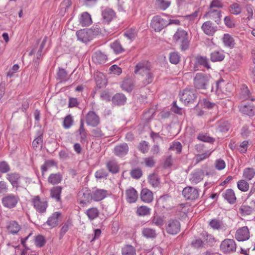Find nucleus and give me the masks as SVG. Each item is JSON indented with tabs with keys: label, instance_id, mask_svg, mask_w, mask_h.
Segmentation results:
<instances>
[{
	"label": "nucleus",
	"instance_id": "obj_38",
	"mask_svg": "<svg viewBox=\"0 0 255 255\" xmlns=\"http://www.w3.org/2000/svg\"><path fill=\"white\" fill-rule=\"evenodd\" d=\"M151 209L146 206L142 205L137 208L136 214L139 216H145L150 214Z\"/></svg>",
	"mask_w": 255,
	"mask_h": 255
},
{
	"label": "nucleus",
	"instance_id": "obj_61",
	"mask_svg": "<svg viewBox=\"0 0 255 255\" xmlns=\"http://www.w3.org/2000/svg\"><path fill=\"white\" fill-rule=\"evenodd\" d=\"M235 90L234 84L232 82L228 83L226 85V90L228 93H226L229 97H230L233 95Z\"/></svg>",
	"mask_w": 255,
	"mask_h": 255
},
{
	"label": "nucleus",
	"instance_id": "obj_52",
	"mask_svg": "<svg viewBox=\"0 0 255 255\" xmlns=\"http://www.w3.org/2000/svg\"><path fill=\"white\" fill-rule=\"evenodd\" d=\"M240 211L241 214L249 215L252 213L253 209L248 205H242L240 208Z\"/></svg>",
	"mask_w": 255,
	"mask_h": 255
},
{
	"label": "nucleus",
	"instance_id": "obj_59",
	"mask_svg": "<svg viewBox=\"0 0 255 255\" xmlns=\"http://www.w3.org/2000/svg\"><path fill=\"white\" fill-rule=\"evenodd\" d=\"M197 138L199 140L204 142H213L214 141L212 137L208 136L207 134L204 133H200L198 135Z\"/></svg>",
	"mask_w": 255,
	"mask_h": 255
},
{
	"label": "nucleus",
	"instance_id": "obj_13",
	"mask_svg": "<svg viewBox=\"0 0 255 255\" xmlns=\"http://www.w3.org/2000/svg\"><path fill=\"white\" fill-rule=\"evenodd\" d=\"M250 234L247 226L238 229L235 234V238L238 241H245L249 239Z\"/></svg>",
	"mask_w": 255,
	"mask_h": 255
},
{
	"label": "nucleus",
	"instance_id": "obj_35",
	"mask_svg": "<svg viewBox=\"0 0 255 255\" xmlns=\"http://www.w3.org/2000/svg\"><path fill=\"white\" fill-rule=\"evenodd\" d=\"M224 198L231 204L235 203L237 200L235 193L231 189H228L226 191L224 194Z\"/></svg>",
	"mask_w": 255,
	"mask_h": 255
},
{
	"label": "nucleus",
	"instance_id": "obj_37",
	"mask_svg": "<svg viewBox=\"0 0 255 255\" xmlns=\"http://www.w3.org/2000/svg\"><path fill=\"white\" fill-rule=\"evenodd\" d=\"M85 213L89 219L92 221L98 217L99 211L97 208L92 207L88 209Z\"/></svg>",
	"mask_w": 255,
	"mask_h": 255
},
{
	"label": "nucleus",
	"instance_id": "obj_32",
	"mask_svg": "<svg viewBox=\"0 0 255 255\" xmlns=\"http://www.w3.org/2000/svg\"><path fill=\"white\" fill-rule=\"evenodd\" d=\"M79 22L83 26H86L92 23L91 15L87 12H83L79 17Z\"/></svg>",
	"mask_w": 255,
	"mask_h": 255
},
{
	"label": "nucleus",
	"instance_id": "obj_21",
	"mask_svg": "<svg viewBox=\"0 0 255 255\" xmlns=\"http://www.w3.org/2000/svg\"><path fill=\"white\" fill-rule=\"evenodd\" d=\"M20 177L19 174L16 172L9 173L6 174V179L9 181L13 187L15 188L16 189L19 187L18 181Z\"/></svg>",
	"mask_w": 255,
	"mask_h": 255
},
{
	"label": "nucleus",
	"instance_id": "obj_14",
	"mask_svg": "<svg viewBox=\"0 0 255 255\" xmlns=\"http://www.w3.org/2000/svg\"><path fill=\"white\" fill-rule=\"evenodd\" d=\"M167 233L171 235H175L180 230V224L177 220H170L166 226Z\"/></svg>",
	"mask_w": 255,
	"mask_h": 255
},
{
	"label": "nucleus",
	"instance_id": "obj_64",
	"mask_svg": "<svg viewBox=\"0 0 255 255\" xmlns=\"http://www.w3.org/2000/svg\"><path fill=\"white\" fill-rule=\"evenodd\" d=\"M211 153V152L207 151L205 153L197 155L196 156V160L197 162H199L209 157Z\"/></svg>",
	"mask_w": 255,
	"mask_h": 255
},
{
	"label": "nucleus",
	"instance_id": "obj_58",
	"mask_svg": "<svg viewBox=\"0 0 255 255\" xmlns=\"http://www.w3.org/2000/svg\"><path fill=\"white\" fill-rule=\"evenodd\" d=\"M107 166L109 171L112 173H117L119 171V167L117 163L110 161L107 163Z\"/></svg>",
	"mask_w": 255,
	"mask_h": 255
},
{
	"label": "nucleus",
	"instance_id": "obj_24",
	"mask_svg": "<svg viewBox=\"0 0 255 255\" xmlns=\"http://www.w3.org/2000/svg\"><path fill=\"white\" fill-rule=\"evenodd\" d=\"M240 111L243 114L249 117L255 115V109L251 105H242L239 107Z\"/></svg>",
	"mask_w": 255,
	"mask_h": 255
},
{
	"label": "nucleus",
	"instance_id": "obj_2",
	"mask_svg": "<svg viewBox=\"0 0 255 255\" xmlns=\"http://www.w3.org/2000/svg\"><path fill=\"white\" fill-rule=\"evenodd\" d=\"M30 203L35 211L39 214L46 213L48 207V201L47 198L39 195L31 197Z\"/></svg>",
	"mask_w": 255,
	"mask_h": 255
},
{
	"label": "nucleus",
	"instance_id": "obj_11",
	"mask_svg": "<svg viewBox=\"0 0 255 255\" xmlns=\"http://www.w3.org/2000/svg\"><path fill=\"white\" fill-rule=\"evenodd\" d=\"M182 195L187 200H195L199 197L197 189L190 186L186 187L183 189Z\"/></svg>",
	"mask_w": 255,
	"mask_h": 255
},
{
	"label": "nucleus",
	"instance_id": "obj_54",
	"mask_svg": "<svg viewBox=\"0 0 255 255\" xmlns=\"http://www.w3.org/2000/svg\"><path fill=\"white\" fill-rule=\"evenodd\" d=\"M182 145L179 141H175L173 142L172 144L170 146L169 149L176 151L177 153H180L182 151Z\"/></svg>",
	"mask_w": 255,
	"mask_h": 255
},
{
	"label": "nucleus",
	"instance_id": "obj_36",
	"mask_svg": "<svg viewBox=\"0 0 255 255\" xmlns=\"http://www.w3.org/2000/svg\"><path fill=\"white\" fill-rule=\"evenodd\" d=\"M255 175V169L253 168L248 167L244 169L243 177L245 179L251 180Z\"/></svg>",
	"mask_w": 255,
	"mask_h": 255
},
{
	"label": "nucleus",
	"instance_id": "obj_48",
	"mask_svg": "<svg viewBox=\"0 0 255 255\" xmlns=\"http://www.w3.org/2000/svg\"><path fill=\"white\" fill-rule=\"evenodd\" d=\"M73 124V120L71 115L67 116L64 119L63 127L65 129L69 128Z\"/></svg>",
	"mask_w": 255,
	"mask_h": 255
},
{
	"label": "nucleus",
	"instance_id": "obj_18",
	"mask_svg": "<svg viewBox=\"0 0 255 255\" xmlns=\"http://www.w3.org/2000/svg\"><path fill=\"white\" fill-rule=\"evenodd\" d=\"M121 87L123 90L130 93L135 87V83L134 81L130 78L124 79L121 84Z\"/></svg>",
	"mask_w": 255,
	"mask_h": 255
},
{
	"label": "nucleus",
	"instance_id": "obj_6",
	"mask_svg": "<svg viewBox=\"0 0 255 255\" xmlns=\"http://www.w3.org/2000/svg\"><path fill=\"white\" fill-rule=\"evenodd\" d=\"M92 200V192L87 188H83L78 193V201L83 207L89 203Z\"/></svg>",
	"mask_w": 255,
	"mask_h": 255
},
{
	"label": "nucleus",
	"instance_id": "obj_62",
	"mask_svg": "<svg viewBox=\"0 0 255 255\" xmlns=\"http://www.w3.org/2000/svg\"><path fill=\"white\" fill-rule=\"evenodd\" d=\"M211 60L213 62L220 61L223 60V57L219 52L215 51L211 54Z\"/></svg>",
	"mask_w": 255,
	"mask_h": 255
},
{
	"label": "nucleus",
	"instance_id": "obj_33",
	"mask_svg": "<svg viewBox=\"0 0 255 255\" xmlns=\"http://www.w3.org/2000/svg\"><path fill=\"white\" fill-rule=\"evenodd\" d=\"M62 176L59 173H52L48 177V182L49 184L55 185L60 183L62 180Z\"/></svg>",
	"mask_w": 255,
	"mask_h": 255
},
{
	"label": "nucleus",
	"instance_id": "obj_39",
	"mask_svg": "<svg viewBox=\"0 0 255 255\" xmlns=\"http://www.w3.org/2000/svg\"><path fill=\"white\" fill-rule=\"evenodd\" d=\"M111 47L116 54L121 53L125 51L124 48L118 40H116L111 43Z\"/></svg>",
	"mask_w": 255,
	"mask_h": 255
},
{
	"label": "nucleus",
	"instance_id": "obj_4",
	"mask_svg": "<svg viewBox=\"0 0 255 255\" xmlns=\"http://www.w3.org/2000/svg\"><path fill=\"white\" fill-rule=\"evenodd\" d=\"M168 25L167 20L163 18L161 15L154 16L150 23V27L155 32H160Z\"/></svg>",
	"mask_w": 255,
	"mask_h": 255
},
{
	"label": "nucleus",
	"instance_id": "obj_56",
	"mask_svg": "<svg viewBox=\"0 0 255 255\" xmlns=\"http://www.w3.org/2000/svg\"><path fill=\"white\" fill-rule=\"evenodd\" d=\"M10 170V166L7 162L5 161L0 162V172L5 173Z\"/></svg>",
	"mask_w": 255,
	"mask_h": 255
},
{
	"label": "nucleus",
	"instance_id": "obj_44",
	"mask_svg": "<svg viewBox=\"0 0 255 255\" xmlns=\"http://www.w3.org/2000/svg\"><path fill=\"white\" fill-rule=\"evenodd\" d=\"M169 61L173 64H177L180 61V56L177 52H172L169 55Z\"/></svg>",
	"mask_w": 255,
	"mask_h": 255
},
{
	"label": "nucleus",
	"instance_id": "obj_25",
	"mask_svg": "<svg viewBox=\"0 0 255 255\" xmlns=\"http://www.w3.org/2000/svg\"><path fill=\"white\" fill-rule=\"evenodd\" d=\"M236 250V244L234 240H224V253H234Z\"/></svg>",
	"mask_w": 255,
	"mask_h": 255
},
{
	"label": "nucleus",
	"instance_id": "obj_27",
	"mask_svg": "<svg viewBox=\"0 0 255 255\" xmlns=\"http://www.w3.org/2000/svg\"><path fill=\"white\" fill-rule=\"evenodd\" d=\"M140 198L143 202L150 203L153 199L152 192L147 188H144L141 191Z\"/></svg>",
	"mask_w": 255,
	"mask_h": 255
},
{
	"label": "nucleus",
	"instance_id": "obj_46",
	"mask_svg": "<svg viewBox=\"0 0 255 255\" xmlns=\"http://www.w3.org/2000/svg\"><path fill=\"white\" fill-rule=\"evenodd\" d=\"M124 36L129 40V42H130L135 38L136 31L134 29H129L125 32Z\"/></svg>",
	"mask_w": 255,
	"mask_h": 255
},
{
	"label": "nucleus",
	"instance_id": "obj_53",
	"mask_svg": "<svg viewBox=\"0 0 255 255\" xmlns=\"http://www.w3.org/2000/svg\"><path fill=\"white\" fill-rule=\"evenodd\" d=\"M229 10L232 14H238L241 12L242 8L239 4L235 3L230 6Z\"/></svg>",
	"mask_w": 255,
	"mask_h": 255
},
{
	"label": "nucleus",
	"instance_id": "obj_51",
	"mask_svg": "<svg viewBox=\"0 0 255 255\" xmlns=\"http://www.w3.org/2000/svg\"><path fill=\"white\" fill-rule=\"evenodd\" d=\"M164 222V218L159 216H154L152 220V225H154L158 227L163 226Z\"/></svg>",
	"mask_w": 255,
	"mask_h": 255
},
{
	"label": "nucleus",
	"instance_id": "obj_8",
	"mask_svg": "<svg viewBox=\"0 0 255 255\" xmlns=\"http://www.w3.org/2000/svg\"><path fill=\"white\" fill-rule=\"evenodd\" d=\"M196 98L195 91L191 89H186L180 94V100L187 105L193 103Z\"/></svg>",
	"mask_w": 255,
	"mask_h": 255
},
{
	"label": "nucleus",
	"instance_id": "obj_41",
	"mask_svg": "<svg viewBox=\"0 0 255 255\" xmlns=\"http://www.w3.org/2000/svg\"><path fill=\"white\" fill-rule=\"evenodd\" d=\"M113 101L118 105L124 104L127 100L125 95L122 93H117L113 97Z\"/></svg>",
	"mask_w": 255,
	"mask_h": 255
},
{
	"label": "nucleus",
	"instance_id": "obj_10",
	"mask_svg": "<svg viewBox=\"0 0 255 255\" xmlns=\"http://www.w3.org/2000/svg\"><path fill=\"white\" fill-rule=\"evenodd\" d=\"M76 35L79 41L87 42L92 39L93 31L91 29H83L77 31Z\"/></svg>",
	"mask_w": 255,
	"mask_h": 255
},
{
	"label": "nucleus",
	"instance_id": "obj_30",
	"mask_svg": "<svg viewBox=\"0 0 255 255\" xmlns=\"http://www.w3.org/2000/svg\"><path fill=\"white\" fill-rule=\"evenodd\" d=\"M141 235L146 239H155L157 234L155 230L151 228H143L141 230Z\"/></svg>",
	"mask_w": 255,
	"mask_h": 255
},
{
	"label": "nucleus",
	"instance_id": "obj_47",
	"mask_svg": "<svg viewBox=\"0 0 255 255\" xmlns=\"http://www.w3.org/2000/svg\"><path fill=\"white\" fill-rule=\"evenodd\" d=\"M79 132L81 135V142H85L86 139V132L84 128V121L83 120L80 121V126L79 129Z\"/></svg>",
	"mask_w": 255,
	"mask_h": 255
},
{
	"label": "nucleus",
	"instance_id": "obj_22",
	"mask_svg": "<svg viewBox=\"0 0 255 255\" xmlns=\"http://www.w3.org/2000/svg\"><path fill=\"white\" fill-rule=\"evenodd\" d=\"M203 32L208 35H213L217 30V27L214 26L210 21L205 22L201 27Z\"/></svg>",
	"mask_w": 255,
	"mask_h": 255
},
{
	"label": "nucleus",
	"instance_id": "obj_1",
	"mask_svg": "<svg viewBox=\"0 0 255 255\" xmlns=\"http://www.w3.org/2000/svg\"><path fill=\"white\" fill-rule=\"evenodd\" d=\"M150 65L147 61L138 63L134 69V73L141 76V82L142 86H146L153 81L154 76L150 71Z\"/></svg>",
	"mask_w": 255,
	"mask_h": 255
},
{
	"label": "nucleus",
	"instance_id": "obj_40",
	"mask_svg": "<svg viewBox=\"0 0 255 255\" xmlns=\"http://www.w3.org/2000/svg\"><path fill=\"white\" fill-rule=\"evenodd\" d=\"M122 253L123 255H136L135 249L131 246L127 245L125 246L122 249Z\"/></svg>",
	"mask_w": 255,
	"mask_h": 255
},
{
	"label": "nucleus",
	"instance_id": "obj_28",
	"mask_svg": "<svg viewBox=\"0 0 255 255\" xmlns=\"http://www.w3.org/2000/svg\"><path fill=\"white\" fill-rule=\"evenodd\" d=\"M128 147L127 143H123L116 146L114 148V153L116 155L122 157L127 154Z\"/></svg>",
	"mask_w": 255,
	"mask_h": 255
},
{
	"label": "nucleus",
	"instance_id": "obj_16",
	"mask_svg": "<svg viewBox=\"0 0 255 255\" xmlns=\"http://www.w3.org/2000/svg\"><path fill=\"white\" fill-rule=\"evenodd\" d=\"M205 176V173L202 169H197L192 173L189 180L192 184H196L201 182Z\"/></svg>",
	"mask_w": 255,
	"mask_h": 255
},
{
	"label": "nucleus",
	"instance_id": "obj_12",
	"mask_svg": "<svg viewBox=\"0 0 255 255\" xmlns=\"http://www.w3.org/2000/svg\"><path fill=\"white\" fill-rule=\"evenodd\" d=\"M85 122L89 126L96 127L100 123V118L95 112L90 111L85 117Z\"/></svg>",
	"mask_w": 255,
	"mask_h": 255
},
{
	"label": "nucleus",
	"instance_id": "obj_19",
	"mask_svg": "<svg viewBox=\"0 0 255 255\" xmlns=\"http://www.w3.org/2000/svg\"><path fill=\"white\" fill-rule=\"evenodd\" d=\"M107 195V190L97 189L92 192V200L95 201H100L104 199Z\"/></svg>",
	"mask_w": 255,
	"mask_h": 255
},
{
	"label": "nucleus",
	"instance_id": "obj_9",
	"mask_svg": "<svg viewBox=\"0 0 255 255\" xmlns=\"http://www.w3.org/2000/svg\"><path fill=\"white\" fill-rule=\"evenodd\" d=\"M61 220V214L59 212H55L52 214L47 219L43 225H47L50 229L57 227Z\"/></svg>",
	"mask_w": 255,
	"mask_h": 255
},
{
	"label": "nucleus",
	"instance_id": "obj_5",
	"mask_svg": "<svg viewBox=\"0 0 255 255\" xmlns=\"http://www.w3.org/2000/svg\"><path fill=\"white\" fill-rule=\"evenodd\" d=\"M19 200L18 196L13 194H8L2 198L1 203L4 207L12 209L16 206Z\"/></svg>",
	"mask_w": 255,
	"mask_h": 255
},
{
	"label": "nucleus",
	"instance_id": "obj_60",
	"mask_svg": "<svg viewBox=\"0 0 255 255\" xmlns=\"http://www.w3.org/2000/svg\"><path fill=\"white\" fill-rule=\"evenodd\" d=\"M43 142L42 134H40L37 137L35 138L32 142V146L34 149H36L39 146H42Z\"/></svg>",
	"mask_w": 255,
	"mask_h": 255
},
{
	"label": "nucleus",
	"instance_id": "obj_7",
	"mask_svg": "<svg viewBox=\"0 0 255 255\" xmlns=\"http://www.w3.org/2000/svg\"><path fill=\"white\" fill-rule=\"evenodd\" d=\"M209 78L202 73H197L194 78V85L196 89H206L209 84Z\"/></svg>",
	"mask_w": 255,
	"mask_h": 255
},
{
	"label": "nucleus",
	"instance_id": "obj_31",
	"mask_svg": "<svg viewBox=\"0 0 255 255\" xmlns=\"http://www.w3.org/2000/svg\"><path fill=\"white\" fill-rule=\"evenodd\" d=\"M72 5L71 0H64L60 5L59 13L63 16L69 11Z\"/></svg>",
	"mask_w": 255,
	"mask_h": 255
},
{
	"label": "nucleus",
	"instance_id": "obj_50",
	"mask_svg": "<svg viewBox=\"0 0 255 255\" xmlns=\"http://www.w3.org/2000/svg\"><path fill=\"white\" fill-rule=\"evenodd\" d=\"M196 61L199 64L203 66L207 69L210 68V66L208 63V60L206 57L203 56H198L196 58Z\"/></svg>",
	"mask_w": 255,
	"mask_h": 255
},
{
	"label": "nucleus",
	"instance_id": "obj_26",
	"mask_svg": "<svg viewBox=\"0 0 255 255\" xmlns=\"http://www.w3.org/2000/svg\"><path fill=\"white\" fill-rule=\"evenodd\" d=\"M126 194L127 200L128 203H134L137 199V191L132 187L127 190Z\"/></svg>",
	"mask_w": 255,
	"mask_h": 255
},
{
	"label": "nucleus",
	"instance_id": "obj_23",
	"mask_svg": "<svg viewBox=\"0 0 255 255\" xmlns=\"http://www.w3.org/2000/svg\"><path fill=\"white\" fill-rule=\"evenodd\" d=\"M6 229L9 234L14 235L20 230L21 226L17 222L11 221L7 223Z\"/></svg>",
	"mask_w": 255,
	"mask_h": 255
},
{
	"label": "nucleus",
	"instance_id": "obj_42",
	"mask_svg": "<svg viewBox=\"0 0 255 255\" xmlns=\"http://www.w3.org/2000/svg\"><path fill=\"white\" fill-rule=\"evenodd\" d=\"M238 189L242 192L247 191L250 187L249 184L245 180H240L237 183Z\"/></svg>",
	"mask_w": 255,
	"mask_h": 255
},
{
	"label": "nucleus",
	"instance_id": "obj_15",
	"mask_svg": "<svg viewBox=\"0 0 255 255\" xmlns=\"http://www.w3.org/2000/svg\"><path fill=\"white\" fill-rule=\"evenodd\" d=\"M204 16L214 20L218 24L221 22V9L210 8V10L206 12Z\"/></svg>",
	"mask_w": 255,
	"mask_h": 255
},
{
	"label": "nucleus",
	"instance_id": "obj_57",
	"mask_svg": "<svg viewBox=\"0 0 255 255\" xmlns=\"http://www.w3.org/2000/svg\"><path fill=\"white\" fill-rule=\"evenodd\" d=\"M46 243L45 239L43 236L38 235L35 238V244L37 247H42Z\"/></svg>",
	"mask_w": 255,
	"mask_h": 255
},
{
	"label": "nucleus",
	"instance_id": "obj_20",
	"mask_svg": "<svg viewBox=\"0 0 255 255\" xmlns=\"http://www.w3.org/2000/svg\"><path fill=\"white\" fill-rule=\"evenodd\" d=\"M62 191L61 186H55L50 190V197L54 199L56 202H60L61 200V194Z\"/></svg>",
	"mask_w": 255,
	"mask_h": 255
},
{
	"label": "nucleus",
	"instance_id": "obj_43",
	"mask_svg": "<svg viewBox=\"0 0 255 255\" xmlns=\"http://www.w3.org/2000/svg\"><path fill=\"white\" fill-rule=\"evenodd\" d=\"M156 4L162 10H165L170 5L171 1L167 0H156Z\"/></svg>",
	"mask_w": 255,
	"mask_h": 255
},
{
	"label": "nucleus",
	"instance_id": "obj_49",
	"mask_svg": "<svg viewBox=\"0 0 255 255\" xmlns=\"http://www.w3.org/2000/svg\"><path fill=\"white\" fill-rule=\"evenodd\" d=\"M202 108L206 109H211L215 106V104L210 102L209 100L206 99H204L200 100L198 103Z\"/></svg>",
	"mask_w": 255,
	"mask_h": 255
},
{
	"label": "nucleus",
	"instance_id": "obj_45",
	"mask_svg": "<svg viewBox=\"0 0 255 255\" xmlns=\"http://www.w3.org/2000/svg\"><path fill=\"white\" fill-rule=\"evenodd\" d=\"M241 96L242 98L244 100H251V101H254L255 99L251 98L250 92L247 87L243 86L241 89Z\"/></svg>",
	"mask_w": 255,
	"mask_h": 255
},
{
	"label": "nucleus",
	"instance_id": "obj_55",
	"mask_svg": "<svg viewBox=\"0 0 255 255\" xmlns=\"http://www.w3.org/2000/svg\"><path fill=\"white\" fill-rule=\"evenodd\" d=\"M222 81L219 80L216 83V93L217 96L220 98L222 99L223 96V91L222 90V87L221 86Z\"/></svg>",
	"mask_w": 255,
	"mask_h": 255
},
{
	"label": "nucleus",
	"instance_id": "obj_3",
	"mask_svg": "<svg viewBox=\"0 0 255 255\" xmlns=\"http://www.w3.org/2000/svg\"><path fill=\"white\" fill-rule=\"evenodd\" d=\"M173 39L174 41L180 44L181 49L183 50H186L189 44L188 33L182 29H178L174 33Z\"/></svg>",
	"mask_w": 255,
	"mask_h": 255
},
{
	"label": "nucleus",
	"instance_id": "obj_29",
	"mask_svg": "<svg viewBox=\"0 0 255 255\" xmlns=\"http://www.w3.org/2000/svg\"><path fill=\"white\" fill-rule=\"evenodd\" d=\"M107 59V55L100 51L95 52L92 56L93 61L97 64L105 63Z\"/></svg>",
	"mask_w": 255,
	"mask_h": 255
},
{
	"label": "nucleus",
	"instance_id": "obj_34",
	"mask_svg": "<svg viewBox=\"0 0 255 255\" xmlns=\"http://www.w3.org/2000/svg\"><path fill=\"white\" fill-rule=\"evenodd\" d=\"M235 45L234 37L229 34H224V46L233 49L235 47Z\"/></svg>",
	"mask_w": 255,
	"mask_h": 255
},
{
	"label": "nucleus",
	"instance_id": "obj_63",
	"mask_svg": "<svg viewBox=\"0 0 255 255\" xmlns=\"http://www.w3.org/2000/svg\"><path fill=\"white\" fill-rule=\"evenodd\" d=\"M155 160L153 157L149 156L144 159V163L145 166L152 167L155 164Z\"/></svg>",
	"mask_w": 255,
	"mask_h": 255
},
{
	"label": "nucleus",
	"instance_id": "obj_17",
	"mask_svg": "<svg viewBox=\"0 0 255 255\" xmlns=\"http://www.w3.org/2000/svg\"><path fill=\"white\" fill-rule=\"evenodd\" d=\"M102 16L103 22L109 23L116 17V12L113 9L107 8L102 11Z\"/></svg>",
	"mask_w": 255,
	"mask_h": 255
}]
</instances>
